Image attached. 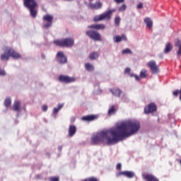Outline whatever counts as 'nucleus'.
<instances>
[{
	"label": "nucleus",
	"mask_w": 181,
	"mask_h": 181,
	"mask_svg": "<svg viewBox=\"0 0 181 181\" xmlns=\"http://www.w3.org/2000/svg\"><path fill=\"white\" fill-rule=\"evenodd\" d=\"M121 168H122V165H121V163H117L116 166V169H117V170H121Z\"/></svg>",
	"instance_id": "obj_41"
},
{
	"label": "nucleus",
	"mask_w": 181,
	"mask_h": 181,
	"mask_svg": "<svg viewBox=\"0 0 181 181\" xmlns=\"http://www.w3.org/2000/svg\"><path fill=\"white\" fill-rule=\"evenodd\" d=\"M124 73L126 74H129V73H131V69L129 68H126L125 70H124Z\"/></svg>",
	"instance_id": "obj_38"
},
{
	"label": "nucleus",
	"mask_w": 181,
	"mask_h": 181,
	"mask_svg": "<svg viewBox=\"0 0 181 181\" xmlns=\"http://www.w3.org/2000/svg\"><path fill=\"white\" fill-rule=\"evenodd\" d=\"M30 15L32 18H36L37 16V11H36V8H29Z\"/></svg>",
	"instance_id": "obj_27"
},
{
	"label": "nucleus",
	"mask_w": 181,
	"mask_h": 181,
	"mask_svg": "<svg viewBox=\"0 0 181 181\" xmlns=\"http://www.w3.org/2000/svg\"><path fill=\"white\" fill-rule=\"evenodd\" d=\"M54 44L59 47H71V46H74V39L67 37L62 40H56L54 41Z\"/></svg>",
	"instance_id": "obj_4"
},
{
	"label": "nucleus",
	"mask_w": 181,
	"mask_h": 181,
	"mask_svg": "<svg viewBox=\"0 0 181 181\" xmlns=\"http://www.w3.org/2000/svg\"><path fill=\"white\" fill-rule=\"evenodd\" d=\"M113 40L115 43H119V42H122V40H124L127 42V38L125 34H122L121 36L117 35L113 37Z\"/></svg>",
	"instance_id": "obj_17"
},
{
	"label": "nucleus",
	"mask_w": 181,
	"mask_h": 181,
	"mask_svg": "<svg viewBox=\"0 0 181 181\" xmlns=\"http://www.w3.org/2000/svg\"><path fill=\"white\" fill-rule=\"evenodd\" d=\"M43 21L47 22L43 26V28H45V29H49L53 25V16L47 14L43 16Z\"/></svg>",
	"instance_id": "obj_8"
},
{
	"label": "nucleus",
	"mask_w": 181,
	"mask_h": 181,
	"mask_svg": "<svg viewBox=\"0 0 181 181\" xmlns=\"http://www.w3.org/2000/svg\"><path fill=\"white\" fill-rule=\"evenodd\" d=\"M140 77L141 78H146L148 77V74L146 73V69H142L140 72Z\"/></svg>",
	"instance_id": "obj_29"
},
{
	"label": "nucleus",
	"mask_w": 181,
	"mask_h": 181,
	"mask_svg": "<svg viewBox=\"0 0 181 181\" xmlns=\"http://www.w3.org/2000/svg\"><path fill=\"white\" fill-rule=\"evenodd\" d=\"M88 6L90 8V9H100L103 6V4L98 1L95 4H89Z\"/></svg>",
	"instance_id": "obj_21"
},
{
	"label": "nucleus",
	"mask_w": 181,
	"mask_h": 181,
	"mask_svg": "<svg viewBox=\"0 0 181 181\" xmlns=\"http://www.w3.org/2000/svg\"><path fill=\"white\" fill-rule=\"evenodd\" d=\"M24 6L30 9L32 8H37V3L35 0H23Z\"/></svg>",
	"instance_id": "obj_12"
},
{
	"label": "nucleus",
	"mask_w": 181,
	"mask_h": 181,
	"mask_svg": "<svg viewBox=\"0 0 181 181\" xmlns=\"http://www.w3.org/2000/svg\"><path fill=\"white\" fill-rule=\"evenodd\" d=\"M158 107L153 103H151L144 108V114H151L152 112H156Z\"/></svg>",
	"instance_id": "obj_11"
},
{
	"label": "nucleus",
	"mask_w": 181,
	"mask_h": 181,
	"mask_svg": "<svg viewBox=\"0 0 181 181\" xmlns=\"http://www.w3.org/2000/svg\"><path fill=\"white\" fill-rule=\"evenodd\" d=\"M110 91L115 95V97H121V94H122V90L118 88H115L110 89Z\"/></svg>",
	"instance_id": "obj_20"
},
{
	"label": "nucleus",
	"mask_w": 181,
	"mask_h": 181,
	"mask_svg": "<svg viewBox=\"0 0 181 181\" xmlns=\"http://www.w3.org/2000/svg\"><path fill=\"white\" fill-rule=\"evenodd\" d=\"M4 53L1 54L0 59L2 62H8L10 57L13 59H21V56L19 53L16 52L13 48L10 47H4Z\"/></svg>",
	"instance_id": "obj_3"
},
{
	"label": "nucleus",
	"mask_w": 181,
	"mask_h": 181,
	"mask_svg": "<svg viewBox=\"0 0 181 181\" xmlns=\"http://www.w3.org/2000/svg\"><path fill=\"white\" fill-rule=\"evenodd\" d=\"M63 108V105L59 104L57 107H54L53 110L54 114H57L59 110H61Z\"/></svg>",
	"instance_id": "obj_30"
},
{
	"label": "nucleus",
	"mask_w": 181,
	"mask_h": 181,
	"mask_svg": "<svg viewBox=\"0 0 181 181\" xmlns=\"http://www.w3.org/2000/svg\"><path fill=\"white\" fill-rule=\"evenodd\" d=\"M173 49V46L172 45V43L170 42H167L165 44V48L164 49V53L168 54L170 53Z\"/></svg>",
	"instance_id": "obj_22"
},
{
	"label": "nucleus",
	"mask_w": 181,
	"mask_h": 181,
	"mask_svg": "<svg viewBox=\"0 0 181 181\" xmlns=\"http://www.w3.org/2000/svg\"><path fill=\"white\" fill-rule=\"evenodd\" d=\"M59 177H52L49 178V181H59Z\"/></svg>",
	"instance_id": "obj_36"
},
{
	"label": "nucleus",
	"mask_w": 181,
	"mask_h": 181,
	"mask_svg": "<svg viewBox=\"0 0 181 181\" xmlns=\"http://www.w3.org/2000/svg\"><path fill=\"white\" fill-rule=\"evenodd\" d=\"M112 131L114 129H111L107 132H101L100 133L93 136L91 139L92 145H98L101 142L106 141L107 145H114L117 144L118 141H114L115 136L112 135Z\"/></svg>",
	"instance_id": "obj_2"
},
{
	"label": "nucleus",
	"mask_w": 181,
	"mask_h": 181,
	"mask_svg": "<svg viewBox=\"0 0 181 181\" xmlns=\"http://www.w3.org/2000/svg\"><path fill=\"white\" fill-rule=\"evenodd\" d=\"M89 1H93V0H89Z\"/></svg>",
	"instance_id": "obj_45"
},
{
	"label": "nucleus",
	"mask_w": 181,
	"mask_h": 181,
	"mask_svg": "<svg viewBox=\"0 0 181 181\" xmlns=\"http://www.w3.org/2000/svg\"><path fill=\"white\" fill-rule=\"evenodd\" d=\"M88 29H95V30H104L105 25L104 24H92L88 26Z\"/></svg>",
	"instance_id": "obj_16"
},
{
	"label": "nucleus",
	"mask_w": 181,
	"mask_h": 181,
	"mask_svg": "<svg viewBox=\"0 0 181 181\" xmlns=\"http://www.w3.org/2000/svg\"><path fill=\"white\" fill-rule=\"evenodd\" d=\"M42 111H44V112H46V111H47V105H44L42 107Z\"/></svg>",
	"instance_id": "obj_39"
},
{
	"label": "nucleus",
	"mask_w": 181,
	"mask_h": 181,
	"mask_svg": "<svg viewBox=\"0 0 181 181\" xmlns=\"http://www.w3.org/2000/svg\"><path fill=\"white\" fill-rule=\"evenodd\" d=\"M122 54H132V51H131V49L127 48L122 50Z\"/></svg>",
	"instance_id": "obj_34"
},
{
	"label": "nucleus",
	"mask_w": 181,
	"mask_h": 181,
	"mask_svg": "<svg viewBox=\"0 0 181 181\" xmlns=\"http://www.w3.org/2000/svg\"><path fill=\"white\" fill-rule=\"evenodd\" d=\"M148 67H149L151 73L153 74H156V73H159V66L156 65V62L155 61H150L147 64Z\"/></svg>",
	"instance_id": "obj_10"
},
{
	"label": "nucleus",
	"mask_w": 181,
	"mask_h": 181,
	"mask_svg": "<svg viewBox=\"0 0 181 181\" xmlns=\"http://www.w3.org/2000/svg\"><path fill=\"white\" fill-rule=\"evenodd\" d=\"M115 112H117V109H115V105H112L108 110V115H112V114H115Z\"/></svg>",
	"instance_id": "obj_28"
},
{
	"label": "nucleus",
	"mask_w": 181,
	"mask_h": 181,
	"mask_svg": "<svg viewBox=\"0 0 181 181\" xmlns=\"http://www.w3.org/2000/svg\"><path fill=\"white\" fill-rule=\"evenodd\" d=\"M119 23H121V18L119 16H116L115 18V25H116V26H119Z\"/></svg>",
	"instance_id": "obj_33"
},
{
	"label": "nucleus",
	"mask_w": 181,
	"mask_h": 181,
	"mask_svg": "<svg viewBox=\"0 0 181 181\" xmlns=\"http://www.w3.org/2000/svg\"><path fill=\"white\" fill-rule=\"evenodd\" d=\"M100 56V54L97 52H91L89 54V57L90 60H95V59H98V57Z\"/></svg>",
	"instance_id": "obj_25"
},
{
	"label": "nucleus",
	"mask_w": 181,
	"mask_h": 181,
	"mask_svg": "<svg viewBox=\"0 0 181 181\" xmlns=\"http://www.w3.org/2000/svg\"><path fill=\"white\" fill-rule=\"evenodd\" d=\"M85 69L88 71H94V66H93V64H91L90 63L85 64Z\"/></svg>",
	"instance_id": "obj_26"
},
{
	"label": "nucleus",
	"mask_w": 181,
	"mask_h": 181,
	"mask_svg": "<svg viewBox=\"0 0 181 181\" xmlns=\"http://www.w3.org/2000/svg\"><path fill=\"white\" fill-rule=\"evenodd\" d=\"M76 132H77V127L74 125H70L68 131L69 136H74V135H76Z\"/></svg>",
	"instance_id": "obj_18"
},
{
	"label": "nucleus",
	"mask_w": 181,
	"mask_h": 181,
	"mask_svg": "<svg viewBox=\"0 0 181 181\" xmlns=\"http://www.w3.org/2000/svg\"><path fill=\"white\" fill-rule=\"evenodd\" d=\"M86 36H88L90 39L95 40V42H101V34L94 30H89L86 32Z\"/></svg>",
	"instance_id": "obj_6"
},
{
	"label": "nucleus",
	"mask_w": 181,
	"mask_h": 181,
	"mask_svg": "<svg viewBox=\"0 0 181 181\" xmlns=\"http://www.w3.org/2000/svg\"><path fill=\"white\" fill-rule=\"evenodd\" d=\"M12 110L17 112L21 111V102L19 100H16L14 102Z\"/></svg>",
	"instance_id": "obj_23"
},
{
	"label": "nucleus",
	"mask_w": 181,
	"mask_h": 181,
	"mask_svg": "<svg viewBox=\"0 0 181 181\" xmlns=\"http://www.w3.org/2000/svg\"><path fill=\"white\" fill-rule=\"evenodd\" d=\"M127 9V5L122 4L119 8V12H124Z\"/></svg>",
	"instance_id": "obj_35"
},
{
	"label": "nucleus",
	"mask_w": 181,
	"mask_h": 181,
	"mask_svg": "<svg viewBox=\"0 0 181 181\" xmlns=\"http://www.w3.org/2000/svg\"><path fill=\"white\" fill-rule=\"evenodd\" d=\"M144 8V4L142 3H139L137 6V9H142Z\"/></svg>",
	"instance_id": "obj_40"
},
{
	"label": "nucleus",
	"mask_w": 181,
	"mask_h": 181,
	"mask_svg": "<svg viewBox=\"0 0 181 181\" xmlns=\"http://www.w3.org/2000/svg\"><path fill=\"white\" fill-rule=\"evenodd\" d=\"M122 175L126 176V177H128L129 179H132V177L135 176V173L132 171H122L116 174L117 177H119V176Z\"/></svg>",
	"instance_id": "obj_13"
},
{
	"label": "nucleus",
	"mask_w": 181,
	"mask_h": 181,
	"mask_svg": "<svg viewBox=\"0 0 181 181\" xmlns=\"http://www.w3.org/2000/svg\"><path fill=\"white\" fill-rule=\"evenodd\" d=\"M139 129H141V123L138 120L122 122L112 131V135L115 136L113 141H117V142L123 141L125 138H129L138 134Z\"/></svg>",
	"instance_id": "obj_1"
},
{
	"label": "nucleus",
	"mask_w": 181,
	"mask_h": 181,
	"mask_svg": "<svg viewBox=\"0 0 181 181\" xmlns=\"http://www.w3.org/2000/svg\"><path fill=\"white\" fill-rule=\"evenodd\" d=\"M0 76H6V72L4 69L0 70Z\"/></svg>",
	"instance_id": "obj_37"
},
{
	"label": "nucleus",
	"mask_w": 181,
	"mask_h": 181,
	"mask_svg": "<svg viewBox=\"0 0 181 181\" xmlns=\"http://www.w3.org/2000/svg\"><path fill=\"white\" fill-rule=\"evenodd\" d=\"M117 4H122L125 0H115Z\"/></svg>",
	"instance_id": "obj_43"
},
{
	"label": "nucleus",
	"mask_w": 181,
	"mask_h": 181,
	"mask_svg": "<svg viewBox=\"0 0 181 181\" xmlns=\"http://www.w3.org/2000/svg\"><path fill=\"white\" fill-rule=\"evenodd\" d=\"M56 60L59 64H66L67 63V57L63 52H58L56 55Z\"/></svg>",
	"instance_id": "obj_7"
},
{
	"label": "nucleus",
	"mask_w": 181,
	"mask_h": 181,
	"mask_svg": "<svg viewBox=\"0 0 181 181\" xmlns=\"http://www.w3.org/2000/svg\"><path fill=\"white\" fill-rule=\"evenodd\" d=\"M178 162H179L180 164L181 165V159L178 160Z\"/></svg>",
	"instance_id": "obj_44"
},
{
	"label": "nucleus",
	"mask_w": 181,
	"mask_h": 181,
	"mask_svg": "<svg viewBox=\"0 0 181 181\" xmlns=\"http://www.w3.org/2000/svg\"><path fill=\"white\" fill-rule=\"evenodd\" d=\"M143 177L144 179V180L146 181H159V179L156 177H155V175H151V174H147L145 175H143Z\"/></svg>",
	"instance_id": "obj_19"
},
{
	"label": "nucleus",
	"mask_w": 181,
	"mask_h": 181,
	"mask_svg": "<svg viewBox=\"0 0 181 181\" xmlns=\"http://www.w3.org/2000/svg\"><path fill=\"white\" fill-rule=\"evenodd\" d=\"M144 22L146 23L147 28L149 29L153 26V22L151 20L150 18H145Z\"/></svg>",
	"instance_id": "obj_24"
},
{
	"label": "nucleus",
	"mask_w": 181,
	"mask_h": 181,
	"mask_svg": "<svg viewBox=\"0 0 181 181\" xmlns=\"http://www.w3.org/2000/svg\"><path fill=\"white\" fill-rule=\"evenodd\" d=\"M98 118L97 115H89L83 116L81 117L82 121H86V122H91V121H95Z\"/></svg>",
	"instance_id": "obj_15"
},
{
	"label": "nucleus",
	"mask_w": 181,
	"mask_h": 181,
	"mask_svg": "<svg viewBox=\"0 0 181 181\" xmlns=\"http://www.w3.org/2000/svg\"><path fill=\"white\" fill-rule=\"evenodd\" d=\"M81 181H100V180H98L95 177H89L85 178L84 180H82Z\"/></svg>",
	"instance_id": "obj_31"
},
{
	"label": "nucleus",
	"mask_w": 181,
	"mask_h": 181,
	"mask_svg": "<svg viewBox=\"0 0 181 181\" xmlns=\"http://www.w3.org/2000/svg\"><path fill=\"white\" fill-rule=\"evenodd\" d=\"M174 46L175 47H177V57H181V40L179 38H177L174 41Z\"/></svg>",
	"instance_id": "obj_14"
},
{
	"label": "nucleus",
	"mask_w": 181,
	"mask_h": 181,
	"mask_svg": "<svg viewBox=\"0 0 181 181\" xmlns=\"http://www.w3.org/2000/svg\"><path fill=\"white\" fill-rule=\"evenodd\" d=\"M11 104H12V101L11 100V98H6V100L4 101L5 107H9V105H11Z\"/></svg>",
	"instance_id": "obj_32"
},
{
	"label": "nucleus",
	"mask_w": 181,
	"mask_h": 181,
	"mask_svg": "<svg viewBox=\"0 0 181 181\" xmlns=\"http://www.w3.org/2000/svg\"><path fill=\"white\" fill-rule=\"evenodd\" d=\"M133 76L135 78V79L136 80V81H139V80H141V76H138L136 75H133Z\"/></svg>",
	"instance_id": "obj_42"
},
{
	"label": "nucleus",
	"mask_w": 181,
	"mask_h": 181,
	"mask_svg": "<svg viewBox=\"0 0 181 181\" xmlns=\"http://www.w3.org/2000/svg\"><path fill=\"white\" fill-rule=\"evenodd\" d=\"M59 81H60V83H65L66 84H69V83H74V81H76V78L69 76L60 75L59 76Z\"/></svg>",
	"instance_id": "obj_9"
},
{
	"label": "nucleus",
	"mask_w": 181,
	"mask_h": 181,
	"mask_svg": "<svg viewBox=\"0 0 181 181\" xmlns=\"http://www.w3.org/2000/svg\"><path fill=\"white\" fill-rule=\"evenodd\" d=\"M115 9L109 10L105 13L100 14L98 16H95L93 18L94 22H100L101 21H111V16H112V13L115 12Z\"/></svg>",
	"instance_id": "obj_5"
}]
</instances>
